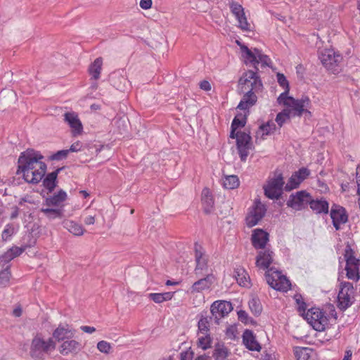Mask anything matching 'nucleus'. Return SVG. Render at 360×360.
I'll return each mask as SVG.
<instances>
[{
  "label": "nucleus",
  "instance_id": "obj_1",
  "mask_svg": "<svg viewBox=\"0 0 360 360\" xmlns=\"http://www.w3.org/2000/svg\"><path fill=\"white\" fill-rule=\"evenodd\" d=\"M44 156L34 149H27L20 154L16 174L21 175L25 182L39 183L46 172V165L42 161Z\"/></svg>",
  "mask_w": 360,
  "mask_h": 360
},
{
  "label": "nucleus",
  "instance_id": "obj_2",
  "mask_svg": "<svg viewBox=\"0 0 360 360\" xmlns=\"http://www.w3.org/2000/svg\"><path fill=\"white\" fill-rule=\"evenodd\" d=\"M274 260V252L269 249L259 251L256 257V266L265 270V279L273 289L287 292L290 289L291 283L282 272L274 267H269Z\"/></svg>",
  "mask_w": 360,
  "mask_h": 360
},
{
  "label": "nucleus",
  "instance_id": "obj_3",
  "mask_svg": "<svg viewBox=\"0 0 360 360\" xmlns=\"http://www.w3.org/2000/svg\"><path fill=\"white\" fill-rule=\"evenodd\" d=\"M277 101L279 104L287 106V110H291L292 116H302L303 112L311 114L307 110L310 107L311 101L308 96H303L300 99H295L291 96H286V93H281Z\"/></svg>",
  "mask_w": 360,
  "mask_h": 360
},
{
  "label": "nucleus",
  "instance_id": "obj_4",
  "mask_svg": "<svg viewBox=\"0 0 360 360\" xmlns=\"http://www.w3.org/2000/svg\"><path fill=\"white\" fill-rule=\"evenodd\" d=\"M56 349V342L53 338L44 340L41 335H37L32 340L30 355L34 359H42L44 354H49Z\"/></svg>",
  "mask_w": 360,
  "mask_h": 360
},
{
  "label": "nucleus",
  "instance_id": "obj_5",
  "mask_svg": "<svg viewBox=\"0 0 360 360\" xmlns=\"http://www.w3.org/2000/svg\"><path fill=\"white\" fill-rule=\"evenodd\" d=\"M241 50L245 58V64H251L256 71L259 70L257 65L259 63H261L262 67L269 66L271 59L268 56L263 54L260 50L255 49L252 51L245 46H243Z\"/></svg>",
  "mask_w": 360,
  "mask_h": 360
},
{
  "label": "nucleus",
  "instance_id": "obj_6",
  "mask_svg": "<svg viewBox=\"0 0 360 360\" xmlns=\"http://www.w3.org/2000/svg\"><path fill=\"white\" fill-rule=\"evenodd\" d=\"M344 257L346 261L347 277L353 281H358L359 279L360 260L355 257L354 252L349 244L345 247Z\"/></svg>",
  "mask_w": 360,
  "mask_h": 360
},
{
  "label": "nucleus",
  "instance_id": "obj_7",
  "mask_svg": "<svg viewBox=\"0 0 360 360\" xmlns=\"http://www.w3.org/2000/svg\"><path fill=\"white\" fill-rule=\"evenodd\" d=\"M304 319L317 331H323L328 323V319L319 308L312 307L304 315Z\"/></svg>",
  "mask_w": 360,
  "mask_h": 360
},
{
  "label": "nucleus",
  "instance_id": "obj_8",
  "mask_svg": "<svg viewBox=\"0 0 360 360\" xmlns=\"http://www.w3.org/2000/svg\"><path fill=\"white\" fill-rule=\"evenodd\" d=\"M266 212V205L262 204L259 199H255L252 206L248 209L245 217L247 226L251 228L256 226L265 216Z\"/></svg>",
  "mask_w": 360,
  "mask_h": 360
},
{
  "label": "nucleus",
  "instance_id": "obj_9",
  "mask_svg": "<svg viewBox=\"0 0 360 360\" xmlns=\"http://www.w3.org/2000/svg\"><path fill=\"white\" fill-rule=\"evenodd\" d=\"M256 70H250L245 72L239 80V84L244 91L257 92L262 89V83Z\"/></svg>",
  "mask_w": 360,
  "mask_h": 360
},
{
  "label": "nucleus",
  "instance_id": "obj_10",
  "mask_svg": "<svg viewBox=\"0 0 360 360\" xmlns=\"http://www.w3.org/2000/svg\"><path fill=\"white\" fill-rule=\"evenodd\" d=\"M283 185L284 181L282 174H276L264 186V195L269 199H278L281 196Z\"/></svg>",
  "mask_w": 360,
  "mask_h": 360
},
{
  "label": "nucleus",
  "instance_id": "obj_11",
  "mask_svg": "<svg viewBox=\"0 0 360 360\" xmlns=\"http://www.w3.org/2000/svg\"><path fill=\"white\" fill-rule=\"evenodd\" d=\"M354 289L352 283L343 282L338 295V306L341 310H346L354 302Z\"/></svg>",
  "mask_w": 360,
  "mask_h": 360
},
{
  "label": "nucleus",
  "instance_id": "obj_12",
  "mask_svg": "<svg viewBox=\"0 0 360 360\" xmlns=\"http://www.w3.org/2000/svg\"><path fill=\"white\" fill-rule=\"evenodd\" d=\"M311 196L306 191H297L290 195L286 204L288 207L295 210H302L309 204Z\"/></svg>",
  "mask_w": 360,
  "mask_h": 360
},
{
  "label": "nucleus",
  "instance_id": "obj_13",
  "mask_svg": "<svg viewBox=\"0 0 360 360\" xmlns=\"http://www.w3.org/2000/svg\"><path fill=\"white\" fill-rule=\"evenodd\" d=\"M319 58L323 65L332 72H335V67L340 63L342 57L333 49H324L319 53Z\"/></svg>",
  "mask_w": 360,
  "mask_h": 360
},
{
  "label": "nucleus",
  "instance_id": "obj_14",
  "mask_svg": "<svg viewBox=\"0 0 360 360\" xmlns=\"http://www.w3.org/2000/svg\"><path fill=\"white\" fill-rule=\"evenodd\" d=\"M232 309L231 303L224 300L215 301L210 307V312L217 323H219V321L228 315Z\"/></svg>",
  "mask_w": 360,
  "mask_h": 360
},
{
  "label": "nucleus",
  "instance_id": "obj_15",
  "mask_svg": "<svg viewBox=\"0 0 360 360\" xmlns=\"http://www.w3.org/2000/svg\"><path fill=\"white\" fill-rule=\"evenodd\" d=\"M330 215L333 221V225L336 230H339L340 225L345 224L348 219L345 209L336 204L332 205Z\"/></svg>",
  "mask_w": 360,
  "mask_h": 360
},
{
  "label": "nucleus",
  "instance_id": "obj_16",
  "mask_svg": "<svg viewBox=\"0 0 360 360\" xmlns=\"http://www.w3.org/2000/svg\"><path fill=\"white\" fill-rule=\"evenodd\" d=\"M195 259L196 266L195 268V274L196 275L202 274L203 271H207L208 269L207 257L205 255L202 248L198 243H195Z\"/></svg>",
  "mask_w": 360,
  "mask_h": 360
},
{
  "label": "nucleus",
  "instance_id": "obj_17",
  "mask_svg": "<svg viewBox=\"0 0 360 360\" xmlns=\"http://www.w3.org/2000/svg\"><path fill=\"white\" fill-rule=\"evenodd\" d=\"M229 6L232 13L236 16L239 27L243 30H249V24L245 15L243 6L233 0L229 1Z\"/></svg>",
  "mask_w": 360,
  "mask_h": 360
},
{
  "label": "nucleus",
  "instance_id": "obj_18",
  "mask_svg": "<svg viewBox=\"0 0 360 360\" xmlns=\"http://www.w3.org/2000/svg\"><path fill=\"white\" fill-rule=\"evenodd\" d=\"M27 248V246L17 247L13 246L9 248L6 252L0 255V266L4 268L8 263L14 258L20 256Z\"/></svg>",
  "mask_w": 360,
  "mask_h": 360
},
{
  "label": "nucleus",
  "instance_id": "obj_19",
  "mask_svg": "<svg viewBox=\"0 0 360 360\" xmlns=\"http://www.w3.org/2000/svg\"><path fill=\"white\" fill-rule=\"evenodd\" d=\"M64 120L70 127L74 135L82 132L83 127L77 114L74 112H65L64 114Z\"/></svg>",
  "mask_w": 360,
  "mask_h": 360
},
{
  "label": "nucleus",
  "instance_id": "obj_20",
  "mask_svg": "<svg viewBox=\"0 0 360 360\" xmlns=\"http://www.w3.org/2000/svg\"><path fill=\"white\" fill-rule=\"evenodd\" d=\"M252 243L256 249H264L269 241V234L262 229H255L252 235Z\"/></svg>",
  "mask_w": 360,
  "mask_h": 360
},
{
  "label": "nucleus",
  "instance_id": "obj_21",
  "mask_svg": "<svg viewBox=\"0 0 360 360\" xmlns=\"http://www.w3.org/2000/svg\"><path fill=\"white\" fill-rule=\"evenodd\" d=\"M243 342L251 351L259 352L261 349L260 345L257 342L253 332L250 330L247 329L243 332Z\"/></svg>",
  "mask_w": 360,
  "mask_h": 360
},
{
  "label": "nucleus",
  "instance_id": "obj_22",
  "mask_svg": "<svg viewBox=\"0 0 360 360\" xmlns=\"http://www.w3.org/2000/svg\"><path fill=\"white\" fill-rule=\"evenodd\" d=\"M214 277L212 274H207L206 277L199 279L195 282L191 288V292H201L202 290L209 289L212 285Z\"/></svg>",
  "mask_w": 360,
  "mask_h": 360
},
{
  "label": "nucleus",
  "instance_id": "obj_23",
  "mask_svg": "<svg viewBox=\"0 0 360 360\" xmlns=\"http://www.w3.org/2000/svg\"><path fill=\"white\" fill-rule=\"evenodd\" d=\"M309 205L316 214L328 213L329 204L324 198L314 200L311 196Z\"/></svg>",
  "mask_w": 360,
  "mask_h": 360
},
{
  "label": "nucleus",
  "instance_id": "obj_24",
  "mask_svg": "<svg viewBox=\"0 0 360 360\" xmlns=\"http://www.w3.org/2000/svg\"><path fill=\"white\" fill-rule=\"evenodd\" d=\"M230 138L236 139L237 147L241 148V146H252V138L250 135V132L247 133L245 131H231Z\"/></svg>",
  "mask_w": 360,
  "mask_h": 360
},
{
  "label": "nucleus",
  "instance_id": "obj_25",
  "mask_svg": "<svg viewBox=\"0 0 360 360\" xmlns=\"http://www.w3.org/2000/svg\"><path fill=\"white\" fill-rule=\"evenodd\" d=\"M255 93V91H246L238 105L237 108L245 110L254 105L257 100V97Z\"/></svg>",
  "mask_w": 360,
  "mask_h": 360
},
{
  "label": "nucleus",
  "instance_id": "obj_26",
  "mask_svg": "<svg viewBox=\"0 0 360 360\" xmlns=\"http://www.w3.org/2000/svg\"><path fill=\"white\" fill-rule=\"evenodd\" d=\"M74 336L71 328L68 325L60 324L58 327L53 331V338L58 341L64 340L66 338H71Z\"/></svg>",
  "mask_w": 360,
  "mask_h": 360
},
{
  "label": "nucleus",
  "instance_id": "obj_27",
  "mask_svg": "<svg viewBox=\"0 0 360 360\" xmlns=\"http://www.w3.org/2000/svg\"><path fill=\"white\" fill-rule=\"evenodd\" d=\"M233 276L240 286H249L250 283V278L246 270L243 267L239 266L235 268Z\"/></svg>",
  "mask_w": 360,
  "mask_h": 360
},
{
  "label": "nucleus",
  "instance_id": "obj_28",
  "mask_svg": "<svg viewBox=\"0 0 360 360\" xmlns=\"http://www.w3.org/2000/svg\"><path fill=\"white\" fill-rule=\"evenodd\" d=\"M202 204L204 212L206 214L210 213L214 207V198L209 188H205L202 191Z\"/></svg>",
  "mask_w": 360,
  "mask_h": 360
},
{
  "label": "nucleus",
  "instance_id": "obj_29",
  "mask_svg": "<svg viewBox=\"0 0 360 360\" xmlns=\"http://www.w3.org/2000/svg\"><path fill=\"white\" fill-rule=\"evenodd\" d=\"M79 346L80 344L74 340L64 341L60 347V353L63 355H68L79 350Z\"/></svg>",
  "mask_w": 360,
  "mask_h": 360
},
{
  "label": "nucleus",
  "instance_id": "obj_30",
  "mask_svg": "<svg viewBox=\"0 0 360 360\" xmlns=\"http://www.w3.org/2000/svg\"><path fill=\"white\" fill-rule=\"evenodd\" d=\"M66 193L63 190H60L58 193L54 194L50 198H47L45 200V205L48 207L59 206L66 200Z\"/></svg>",
  "mask_w": 360,
  "mask_h": 360
},
{
  "label": "nucleus",
  "instance_id": "obj_31",
  "mask_svg": "<svg viewBox=\"0 0 360 360\" xmlns=\"http://www.w3.org/2000/svg\"><path fill=\"white\" fill-rule=\"evenodd\" d=\"M63 225L65 229L75 236H80L84 234V229L83 227L73 221L65 220L63 221Z\"/></svg>",
  "mask_w": 360,
  "mask_h": 360
},
{
  "label": "nucleus",
  "instance_id": "obj_32",
  "mask_svg": "<svg viewBox=\"0 0 360 360\" xmlns=\"http://www.w3.org/2000/svg\"><path fill=\"white\" fill-rule=\"evenodd\" d=\"M103 60L101 58H97L89 66V72L91 78L97 80L100 77L102 70Z\"/></svg>",
  "mask_w": 360,
  "mask_h": 360
},
{
  "label": "nucleus",
  "instance_id": "obj_33",
  "mask_svg": "<svg viewBox=\"0 0 360 360\" xmlns=\"http://www.w3.org/2000/svg\"><path fill=\"white\" fill-rule=\"evenodd\" d=\"M58 172L59 169L52 172L48 174L46 176L44 179L43 185L50 192H51L56 186V181Z\"/></svg>",
  "mask_w": 360,
  "mask_h": 360
},
{
  "label": "nucleus",
  "instance_id": "obj_34",
  "mask_svg": "<svg viewBox=\"0 0 360 360\" xmlns=\"http://www.w3.org/2000/svg\"><path fill=\"white\" fill-rule=\"evenodd\" d=\"M229 354V349L223 344L217 343L215 345L212 356L215 360H224Z\"/></svg>",
  "mask_w": 360,
  "mask_h": 360
},
{
  "label": "nucleus",
  "instance_id": "obj_35",
  "mask_svg": "<svg viewBox=\"0 0 360 360\" xmlns=\"http://www.w3.org/2000/svg\"><path fill=\"white\" fill-rule=\"evenodd\" d=\"M240 185V181L236 175H226L223 179V186L226 189H235Z\"/></svg>",
  "mask_w": 360,
  "mask_h": 360
},
{
  "label": "nucleus",
  "instance_id": "obj_36",
  "mask_svg": "<svg viewBox=\"0 0 360 360\" xmlns=\"http://www.w3.org/2000/svg\"><path fill=\"white\" fill-rule=\"evenodd\" d=\"M174 295V292H167L163 293H150L148 297L152 300L154 302L160 304L165 301L172 300Z\"/></svg>",
  "mask_w": 360,
  "mask_h": 360
},
{
  "label": "nucleus",
  "instance_id": "obj_37",
  "mask_svg": "<svg viewBox=\"0 0 360 360\" xmlns=\"http://www.w3.org/2000/svg\"><path fill=\"white\" fill-rule=\"evenodd\" d=\"M312 352V349L308 347H296L294 350L297 360H309Z\"/></svg>",
  "mask_w": 360,
  "mask_h": 360
},
{
  "label": "nucleus",
  "instance_id": "obj_38",
  "mask_svg": "<svg viewBox=\"0 0 360 360\" xmlns=\"http://www.w3.org/2000/svg\"><path fill=\"white\" fill-rule=\"evenodd\" d=\"M10 267V265H7L0 271V286L2 288L8 287L10 285L11 278Z\"/></svg>",
  "mask_w": 360,
  "mask_h": 360
},
{
  "label": "nucleus",
  "instance_id": "obj_39",
  "mask_svg": "<svg viewBox=\"0 0 360 360\" xmlns=\"http://www.w3.org/2000/svg\"><path fill=\"white\" fill-rule=\"evenodd\" d=\"M205 316H204L202 314L201 315V318L198 321V330L202 334H207L208 333L210 330V321L212 319V316L210 317H208L207 316V312L205 313Z\"/></svg>",
  "mask_w": 360,
  "mask_h": 360
},
{
  "label": "nucleus",
  "instance_id": "obj_40",
  "mask_svg": "<svg viewBox=\"0 0 360 360\" xmlns=\"http://www.w3.org/2000/svg\"><path fill=\"white\" fill-rule=\"evenodd\" d=\"M246 115H236L232 121L231 131L236 132V129H238L239 127H243L246 124Z\"/></svg>",
  "mask_w": 360,
  "mask_h": 360
},
{
  "label": "nucleus",
  "instance_id": "obj_41",
  "mask_svg": "<svg viewBox=\"0 0 360 360\" xmlns=\"http://www.w3.org/2000/svg\"><path fill=\"white\" fill-rule=\"evenodd\" d=\"M41 212L49 219H55L63 217V210L61 209L44 208L41 209Z\"/></svg>",
  "mask_w": 360,
  "mask_h": 360
},
{
  "label": "nucleus",
  "instance_id": "obj_42",
  "mask_svg": "<svg viewBox=\"0 0 360 360\" xmlns=\"http://www.w3.org/2000/svg\"><path fill=\"white\" fill-rule=\"evenodd\" d=\"M276 129V124L272 121H268L266 123L259 126V130L262 132V136L270 135Z\"/></svg>",
  "mask_w": 360,
  "mask_h": 360
},
{
  "label": "nucleus",
  "instance_id": "obj_43",
  "mask_svg": "<svg viewBox=\"0 0 360 360\" xmlns=\"http://www.w3.org/2000/svg\"><path fill=\"white\" fill-rule=\"evenodd\" d=\"M290 115L291 110L284 109L277 114L275 121L278 125L281 127L287 120H290Z\"/></svg>",
  "mask_w": 360,
  "mask_h": 360
},
{
  "label": "nucleus",
  "instance_id": "obj_44",
  "mask_svg": "<svg viewBox=\"0 0 360 360\" xmlns=\"http://www.w3.org/2000/svg\"><path fill=\"white\" fill-rule=\"evenodd\" d=\"M301 183L302 181L300 180L299 177L295 174V173H294L285 184V190L286 191H290L291 190L297 188Z\"/></svg>",
  "mask_w": 360,
  "mask_h": 360
},
{
  "label": "nucleus",
  "instance_id": "obj_45",
  "mask_svg": "<svg viewBox=\"0 0 360 360\" xmlns=\"http://www.w3.org/2000/svg\"><path fill=\"white\" fill-rule=\"evenodd\" d=\"M249 307L251 311L255 315H259L262 312V307L260 301L257 298L251 299L249 302Z\"/></svg>",
  "mask_w": 360,
  "mask_h": 360
},
{
  "label": "nucleus",
  "instance_id": "obj_46",
  "mask_svg": "<svg viewBox=\"0 0 360 360\" xmlns=\"http://www.w3.org/2000/svg\"><path fill=\"white\" fill-rule=\"evenodd\" d=\"M203 335L204 336L198 338V346L202 349L206 350L211 347L212 338L208 333Z\"/></svg>",
  "mask_w": 360,
  "mask_h": 360
},
{
  "label": "nucleus",
  "instance_id": "obj_47",
  "mask_svg": "<svg viewBox=\"0 0 360 360\" xmlns=\"http://www.w3.org/2000/svg\"><path fill=\"white\" fill-rule=\"evenodd\" d=\"M276 78L279 85L285 89L283 93H286V96H288L290 91V87L288 81L287 80L285 76L282 73H277Z\"/></svg>",
  "mask_w": 360,
  "mask_h": 360
},
{
  "label": "nucleus",
  "instance_id": "obj_48",
  "mask_svg": "<svg viewBox=\"0 0 360 360\" xmlns=\"http://www.w3.org/2000/svg\"><path fill=\"white\" fill-rule=\"evenodd\" d=\"M15 233V228L13 224H8L6 225L1 233V238L4 241L8 240Z\"/></svg>",
  "mask_w": 360,
  "mask_h": 360
},
{
  "label": "nucleus",
  "instance_id": "obj_49",
  "mask_svg": "<svg viewBox=\"0 0 360 360\" xmlns=\"http://www.w3.org/2000/svg\"><path fill=\"white\" fill-rule=\"evenodd\" d=\"M295 302L297 304V309L299 312L302 313L304 315L306 312L307 304L304 302L303 298L301 295L296 294L294 297Z\"/></svg>",
  "mask_w": 360,
  "mask_h": 360
},
{
  "label": "nucleus",
  "instance_id": "obj_50",
  "mask_svg": "<svg viewBox=\"0 0 360 360\" xmlns=\"http://www.w3.org/2000/svg\"><path fill=\"white\" fill-rule=\"evenodd\" d=\"M97 349L102 353L109 354L112 347L109 342L105 340H101L98 342Z\"/></svg>",
  "mask_w": 360,
  "mask_h": 360
},
{
  "label": "nucleus",
  "instance_id": "obj_51",
  "mask_svg": "<svg viewBox=\"0 0 360 360\" xmlns=\"http://www.w3.org/2000/svg\"><path fill=\"white\" fill-rule=\"evenodd\" d=\"M252 146H245V147H237L238 154L240 158V160L243 162L246 161L247 158L249 155V150L251 149Z\"/></svg>",
  "mask_w": 360,
  "mask_h": 360
},
{
  "label": "nucleus",
  "instance_id": "obj_52",
  "mask_svg": "<svg viewBox=\"0 0 360 360\" xmlns=\"http://www.w3.org/2000/svg\"><path fill=\"white\" fill-rule=\"evenodd\" d=\"M70 150H61L51 156V160H61L67 157Z\"/></svg>",
  "mask_w": 360,
  "mask_h": 360
},
{
  "label": "nucleus",
  "instance_id": "obj_53",
  "mask_svg": "<svg viewBox=\"0 0 360 360\" xmlns=\"http://www.w3.org/2000/svg\"><path fill=\"white\" fill-rule=\"evenodd\" d=\"M295 174L299 177L300 180L302 182L304 179H306L310 174V171L305 168L302 167L297 172H295Z\"/></svg>",
  "mask_w": 360,
  "mask_h": 360
},
{
  "label": "nucleus",
  "instance_id": "obj_54",
  "mask_svg": "<svg viewBox=\"0 0 360 360\" xmlns=\"http://www.w3.org/2000/svg\"><path fill=\"white\" fill-rule=\"evenodd\" d=\"M356 176L357 184L356 194L359 196V202L360 203V165H358L356 167Z\"/></svg>",
  "mask_w": 360,
  "mask_h": 360
},
{
  "label": "nucleus",
  "instance_id": "obj_55",
  "mask_svg": "<svg viewBox=\"0 0 360 360\" xmlns=\"http://www.w3.org/2000/svg\"><path fill=\"white\" fill-rule=\"evenodd\" d=\"M238 319L243 323H247L248 320V314L244 310H240L238 311Z\"/></svg>",
  "mask_w": 360,
  "mask_h": 360
},
{
  "label": "nucleus",
  "instance_id": "obj_56",
  "mask_svg": "<svg viewBox=\"0 0 360 360\" xmlns=\"http://www.w3.org/2000/svg\"><path fill=\"white\" fill-rule=\"evenodd\" d=\"M193 358V352L192 351H186L181 353L180 360H192Z\"/></svg>",
  "mask_w": 360,
  "mask_h": 360
},
{
  "label": "nucleus",
  "instance_id": "obj_57",
  "mask_svg": "<svg viewBox=\"0 0 360 360\" xmlns=\"http://www.w3.org/2000/svg\"><path fill=\"white\" fill-rule=\"evenodd\" d=\"M139 5L144 10L149 9L152 6V0H141Z\"/></svg>",
  "mask_w": 360,
  "mask_h": 360
},
{
  "label": "nucleus",
  "instance_id": "obj_58",
  "mask_svg": "<svg viewBox=\"0 0 360 360\" xmlns=\"http://www.w3.org/2000/svg\"><path fill=\"white\" fill-rule=\"evenodd\" d=\"M82 148V144L79 141L74 143L71 145L70 149L68 150H70V152H78L81 150Z\"/></svg>",
  "mask_w": 360,
  "mask_h": 360
},
{
  "label": "nucleus",
  "instance_id": "obj_59",
  "mask_svg": "<svg viewBox=\"0 0 360 360\" xmlns=\"http://www.w3.org/2000/svg\"><path fill=\"white\" fill-rule=\"evenodd\" d=\"M200 88L204 91H208L211 90V85L208 81L203 80L200 83Z\"/></svg>",
  "mask_w": 360,
  "mask_h": 360
},
{
  "label": "nucleus",
  "instance_id": "obj_60",
  "mask_svg": "<svg viewBox=\"0 0 360 360\" xmlns=\"http://www.w3.org/2000/svg\"><path fill=\"white\" fill-rule=\"evenodd\" d=\"M84 222L86 225H91L95 223V216L89 215L84 217Z\"/></svg>",
  "mask_w": 360,
  "mask_h": 360
},
{
  "label": "nucleus",
  "instance_id": "obj_61",
  "mask_svg": "<svg viewBox=\"0 0 360 360\" xmlns=\"http://www.w3.org/2000/svg\"><path fill=\"white\" fill-rule=\"evenodd\" d=\"M81 330L85 333H93L96 331V328L92 326H81Z\"/></svg>",
  "mask_w": 360,
  "mask_h": 360
},
{
  "label": "nucleus",
  "instance_id": "obj_62",
  "mask_svg": "<svg viewBox=\"0 0 360 360\" xmlns=\"http://www.w3.org/2000/svg\"><path fill=\"white\" fill-rule=\"evenodd\" d=\"M22 314V309L18 307H16L13 309V315L15 316V317H20Z\"/></svg>",
  "mask_w": 360,
  "mask_h": 360
},
{
  "label": "nucleus",
  "instance_id": "obj_63",
  "mask_svg": "<svg viewBox=\"0 0 360 360\" xmlns=\"http://www.w3.org/2000/svg\"><path fill=\"white\" fill-rule=\"evenodd\" d=\"M352 353L350 350H347L345 352V356L342 360H351Z\"/></svg>",
  "mask_w": 360,
  "mask_h": 360
},
{
  "label": "nucleus",
  "instance_id": "obj_64",
  "mask_svg": "<svg viewBox=\"0 0 360 360\" xmlns=\"http://www.w3.org/2000/svg\"><path fill=\"white\" fill-rule=\"evenodd\" d=\"M115 77L112 78V83H113L114 86H115L117 89L122 90V87L121 84H117H117H116V82H115Z\"/></svg>",
  "mask_w": 360,
  "mask_h": 360
}]
</instances>
